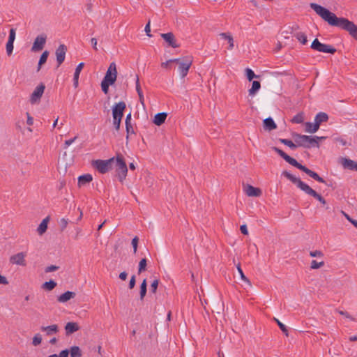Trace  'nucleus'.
<instances>
[{"label": "nucleus", "instance_id": "1", "mask_svg": "<svg viewBox=\"0 0 357 357\" xmlns=\"http://www.w3.org/2000/svg\"><path fill=\"white\" fill-rule=\"evenodd\" d=\"M310 6L329 25L347 31L357 40V26L353 22L344 17H337L335 13L315 3H310Z\"/></svg>", "mask_w": 357, "mask_h": 357}, {"label": "nucleus", "instance_id": "2", "mask_svg": "<svg viewBox=\"0 0 357 357\" xmlns=\"http://www.w3.org/2000/svg\"><path fill=\"white\" fill-rule=\"evenodd\" d=\"M273 149L279 155H280L286 162H287L288 163H289L292 166L298 168V169L303 171V172H305L306 174H307L309 176H310L311 178L314 179L315 181H318L319 183H326L325 180L323 178H321V176H319L317 174V173H316L315 172L312 171L311 169H308L305 166L301 165L296 159H294V158L290 157L289 155H288L287 154H286L282 150H281V149H278L277 147H273Z\"/></svg>", "mask_w": 357, "mask_h": 357}, {"label": "nucleus", "instance_id": "3", "mask_svg": "<svg viewBox=\"0 0 357 357\" xmlns=\"http://www.w3.org/2000/svg\"><path fill=\"white\" fill-rule=\"evenodd\" d=\"M282 175L291 181L294 184L296 185V186L306 193L308 195H310L317 199L319 202L322 199V196L317 193L314 190H313L311 187H310L307 184L302 181L300 178L296 177L293 174H290L287 171H283Z\"/></svg>", "mask_w": 357, "mask_h": 357}, {"label": "nucleus", "instance_id": "4", "mask_svg": "<svg viewBox=\"0 0 357 357\" xmlns=\"http://www.w3.org/2000/svg\"><path fill=\"white\" fill-rule=\"evenodd\" d=\"M282 175L291 181L294 184L296 185V186L306 193L308 195H310L317 199L319 202L322 199V196L317 193L314 190H313L311 187H310L307 184L302 181L300 178L296 177L293 174H290L287 171H283Z\"/></svg>", "mask_w": 357, "mask_h": 357}, {"label": "nucleus", "instance_id": "5", "mask_svg": "<svg viewBox=\"0 0 357 357\" xmlns=\"http://www.w3.org/2000/svg\"><path fill=\"white\" fill-rule=\"evenodd\" d=\"M295 142L298 146L310 149L311 147H319V141L324 139L325 137L308 136L300 134L295 135Z\"/></svg>", "mask_w": 357, "mask_h": 357}, {"label": "nucleus", "instance_id": "6", "mask_svg": "<svg viewBox=\"0 0 357 357\" xmlns=\"http://www.w3.org/2000/svg\"><path fill=\"white\" fill-rule=\"evenodd\" d=\"M126 108V104L123 101L116 103L112 107L113 125L116 130L120 128L121 122L123 116V112Z\"/></svg>", "mask_w": 357, "mask_h": 357}, {"label": "nucleus", "instance_id": "7", "mask_svg": "<svg viewBox=\"0 0 357 357\" xmlns=\"http://www.w3.org/2000/svg\"><path fill=\"white\" fill-rule=\"evenodd\" d=\"M116 172L121 182H123L127 176L128 167L121 154H117L115 158Z\"/></svg>", "mask_w": 357, "mask_h": 357}, {"label": "nucleus", "instance_id": "8", "mask_svg": "<svg viewBox=\"0 0 357 357\" xmlns=\"http://www.w3.org/2000/svg\"><path fill=\"white\" fill-rule=\"evenodd\" d=\"M114 162L115 158L113 157L108 160H93L92 162V165L100 173L105 174L112 169Z\"/></svg>", "mask_w": 357, "mask_h": 357}, {"label": "nucleus", "instance_id": "9", "mask_svg": "<svg viewBox=\"0 0 357 357\" xmlns=\"http://www.w3.org/2000/svg\"><path fill=\"white\" fill-rule=\"evenodd\" d=\"M311 48L319 52L334 54L336 49L331 45L321 43L317 38H315L312 44Z\"/></svg>", "mask_w": 357, "mask_h": 357}, {"label": "nucleus", "instance_id": "10", "mask_svg": "<svg viewBox=\"0 0 357 357\" xmlns=\"http://www.w3.org/2000/svg\"><path fill=\"white\" fill-rule=\"evenodd\" d=\"M117 77L116 65L114 62L109 64V68L102 80L109 82V84H114Z\"/></svg>", "mask_w": 357, "mask_h": 357}, {"label": "nucleus", "instance_id": "11", "mask_svg": "<svg viewBox=\"0 0 357 357\" xmlns=\"http://www.w3.org/2000/svg\"><path fill=\"white\" fill-rule=\"evenodd\" d=\"M192 63V59L189 56L182 59L181 61L179 62L178 72L182 78L187 75Z\"/></svg>", "mask_w": 357, "mask_h": 357}, {"label": "nucleus", "instance_id": "12", "mask_svg": "<svg viewBox=\"0 0 357 357\" xmlns=\"http://www.w3.org/2000/svg\"><path fill=\"white\" fill-rule=\"evenodd\" d=\"M45 89V86L43 83H40L38 85L33 93L31 94L30 97V102L33 105L40 102L43 94L44 93V91Z\"/></svg>", "mask_w": 357, "mask_h": 357}, {"label": "nucleus", "instance_id": "13", "mask_svg": "<svg viewBox=\"0 0 357 357\" xmlns=\"http://www.w3.org/2000/svg\"><path fill=\"white\" fill-rule=\"evenodd\" d=\"M47 36L45 34H41L38 36L33 44L31 47V51L33 52H38L43 49L44 45L46 43Z\"/></svg>", "mask_w": 357, "mask_h": 357}, {"label": "nucleus", "instance_id": "14", "mask_svg": "<svg viewBox=\"0 0 357 357\" xmlns=\"http://www.w3.org/2000/svg\"><path fill=\"white\" fill-rule=\"evenodd\" d=\"M26 255L25 252H18L10 257V263L12 264H16L19 266H26L25 257Z\"/></svg>", "mask_w": 357, "mask_h": 357}, {"label": "nucleus", "instance_id": "15", "mask_svg": "<svg viewBox=\"0 0 357 357\" xmlns=\"http://www.w3.org/2000/svg\"><path fill=\"white\" fill-rule=\"evenodd\" d=\"M67 51V47L65 45H60L58 48L56 50V61L58 63V66H59L65 60L66 53Z\"/></svg>", "mask_w": 357, "mask_h": 357}, {"label": "nucleus", "instance_id": "16", "mask_svg": "<svg viewBox=\"0 0 357 357\" xmlns=\"http://www.w3.org/2000/svg\"><path fill=\"white\" fill-rule=\"evenodd\" d=\"M328 119V116L326 113L319 112L314 119V123L313 125L312 131H317L319 128L320 124L323 122H326Z\"/></svg>", "mask_w": 357, "mask_h": 357}, {"label": "nucleus", "instance_id": "17", "mask_svg": "<svg viewBox=\"0 0 357 357\" xmlns=\"http://www.w3.org/2000/svg\"><path fill=\"white\" fill-rule=\"evenodd\" d=\"M244 191L249 197H260L261 195V190L258 188H255L251 185H244Z\"/></svg>", "mask_w": 357, "mask_h": 357}, {"label": "nucleus", "instance_id": "18", "mask_svg": "<svg viewBox=\"0 0 357 357\" xmlns=\"http://www.w3.org/2000/svg\"><path fill=\"white\" fill-rule=\"evenodd\" d=\"M160 36L168 43L169 46L173 48L179 47V45L176 43L174 35L172 32L161 33Z\"/></svg>", "mask_w": 357, "mask_h": 357}, {"label": "nucleus", "instance_id": "19", "mask_svg": "<svg viewBox=\"0 0 357 357\" xmlns=\"http://www.w3.org/2000/svg\"><path fill=\"white\" fill-rule=\"evenodd\" d=\"M40 331L45 333L46 336H52L59 333V328L57 324H52L47 326H41Z\"/></svg>", "mask_w": 357, "mask_h": 357}, {"label": "nucleus", "instance_id": "20", "mask_svg": "<svg viewBox=\"0 0 357 357\" xmlns=\"http://www.w3.org/2000/svg\"><path fill=\"white\" fill-rule=\"evenodd\" d=\"M340 163L344 169L357 171V162L356 161L349 158H342L340 159Z\"/></svg>", "mask_w": 357, "mask_h": 357}, {"label": "nucleus", "instance_id": "21", "mask_svg": "<svg viewBox=\"0 0 357 357\" xmlns=\"http://www.w3.org/2000/svg\"><path fill=\"white\" fill-rule=\"evenodd\" d=\"M79 330V326L76 322H68L65 326L66 335H70Z\"/></svg>", "mask_w": 357, "mask_h": 357}, {"label": "nucleus", "instance_id": "22", "mask_svg": "<svg viewBox=\"0 0 357 357\" xmlns=\"http://www.w3.org/2000/svg\"><path fill=\"white\" fill-rule=\"evenodd\" d=\"M75 296H76V294L75 292L67 291L65 293L60 295L58 297L57 301L59 303H66V302L68 301L69 300H70L71 298H74L75 297Z\"/></svg>", "mask_w": 357, "mask_h": 357}, {"label": "nucleus", "instance_id": "23", "mask_svg": "<svg viewBox=\"0 0 357 357\" xmlns=\"http://www.w3.org/2000/svg\"><path fill=\"white\" fill-rule=\"evenodd\" d=\"M84 66V63H80L77 65V66L75 68V71L74 73V76H73V86H75V88H77L78 86L79 74H80Z\"/></svg>", "mask_w": 357, "mask_h": 357}, {"label": "nucleus", "instance_id": "24", "mask_svg": "<svg viewBox=\"0 0 357 357\" xmlns=\"http://www.w3.org/2000/svg\"><path fill=\"white\" fill-rule=\"evenodd\" d=\"M263 126L266 130H273L277 128L275 123L271 117L266 118L264 120Z\"/></svg>", "mask_w": 357, "mask_h": 357}, {"label": "nucleus", "instance_id": "25", "mask_svg": "<svg viewBox=\"0 0 357 357\" xmlns=\"http://www.w3.org/2000/svg\"><path fill=\"white\" fill-rule=\"evenodd\" d=\"M167 116V114L165 112L158 113L154 116L153 123L157 126H160L165 121Z\"/></svg>", "mask_w": 357, "mask_h": 357}, {"label": "nucleus", "instance_id": "26", "mask_svg": "<svg viewBox=\"0 0 357 357\" xmlns=\"http://www.w3.org/2000/svg\"><path fill=\"white\" fill-rule=\"evenodd\" d=\"M49 221V217H46L45 219L42 220L38 227L37 228V232L38 233L39 235H43L47 231V224Z\"/></svg>", "mask_w": 357, "mask_h": 357}, {"label": "nucleus", "instance_id": "27", "mask_svg": "<svg viewBox=\"0 0 357 357\" xmlns=\"http://www.w3.org/2000/svg\"><path fill=\"white\" fill-rule=\"evenodd\" d=\"M93 180V177L91 174H84L82 176H79L78 178V185L82 186L89 183H90Z\"/></svg>", "mask_w": 357, "mask_h": 357}, {"label": "nucleus", "instance_id": "28", "mask_svg": "<svg viewBox=\"0 0 357 357\" xmlns=\"http://www.w3.org/2000/svg\"><path fill=\"white\" fill-rule=\"evenodd\" d=\"M220 36L223 39L227 40V42L229 44V49L231 50L234 47V39L231 34L228 33H220Z\"/></svg>", "mask_w": 357, "mask_h": 357}, {"label": "nucleus", "instance_id": "29", "mask_svg": "<svg viewBox=\"0 0 357 357\" xmlns=\"http://www.w3.org/2000/svg\"><path fill=\"white\" fill-rule=\"evenodd\" d=\"M294 36L303 45H305L307 43V36L303 32L295 33Z\"/></svg>", "mask_w": 357, "mask_h": 357}, {"label": "nucleus", "instance_id": "30", "mask_svg": "<svg viewBox=\"0 0 357 357\" xmlns=\"http://www.w3.org/2000/svg\"><path fill=\"white\" fill-rule=\"evenodd\" d=\"M261 88V84L258 81H253L252 87L249 89V94L254 96Z\"/></svg>", "mask_w": 357, "mask_h": 357}, {"label": "nucleus", "instance_id": "31", "mask_svg": "<svg viewBox=\"0 0 357 357\" xmlns=\"http://www.w3.org/2000/svg\"><path fill=\"white\" fill-rule=\"evenodd\" d=\"M48 55H49L48 51H45L41 54L40 59H39V62H38V71H39L40 70L42 65H43L45 63H46Z\"/></svg>", "mask_w": 357, "mask_h": 357}, {"label": "nucleus", "instance_id": "32", "mask_svg": "<svg viewBox=\"0 0 357 357\" xmlns=\"http://www.w3.org/2000/svg\"><path fill=\"white\" fill-rule=\"evenodd\" d=\"M236 268L238 270V272L240 274V276H241V278L242 279V280H243L244 282H245L246 283H248V284L249 286H251V282L249 280V279L244 275L243 272V270L241 267V264L239 262H238L236 264Z\"/></svg>", "mask_w": 357, "mask_h": 357}, {"label": "nucleus", "instance_id": "33", "mask_svg": "<svg viewBox=\"0 0 357 357\" xmlns=\"http://www.w3.org/2000/svg\"><path fill=\"white\" fill-rule=\"evenodd\" d=\"M69 353H70L71 357H81L82 356V352L79 347L77 346H73L70 348V350L69 351Z\"/></svg>", "mask_w": 357, "mask_h": 357}, {"label": "nucleus", "instance_id": "34", "mask_svg": "<svg viewBox=\"0 0 357 357\" xmlns=\"http://www.w3.org/2000/svg\"><path fill=\"white\" fill-rule=\"evenodd\" d=\"M304 113L303 112H299L296 116L293 117V119L291 120V121L293 123H302L304 121Z\"/></svg>", "mask_w": 357, "mask_h": 357}, {"label": "nucleus", "instance_id": "35", "mask_svg": "<svg viewBox=\"0 0 357 357\" xmlns=\"http://www.w3.org/2000/svg\"><path fill=\"white\" fill-rule=\"evenodd\" d=\"M56 286V282L54 280H50L43 284V288L44 289L51 291Z\"/></svg>", "mask_w": 357, "mask_h": 357}, {"label": "nucleus", "instance_id": "36", "mask_svg": "<svg viewBox=\"0 0 357 357\" xmlns=\"http://www.w3.org/2000/svg\"><path fill=\"white\" fill-rule=\"evenodd\" d=\"M280 142L284 145L288 146L291 149H295L298 147V144L296 142L294 144L292 141L287 139H280Z\"/></svg>", "mask_w": 357, "mask_h": 357}, {"label": "nucleus", "instance_id": "37", "mask_svg": "<svg viewBox=\"0 0 357 357\" xmlns=\"http://www.w3.org/2000/svg\"><path fill=\"white\" fill-rule=\"evenodd\" d=\"M146 280L144 279L140 286V299L143 300L146 294Z\"/></svg>", "mask_w": 357, "mask_h": 357}, {"label": "nucleus", "instance_id": "38", "mask_svg": "<svg viewBox=\"0 0 357 357\" xmlns=\"http://www.w3.org/2000/svg\"><path fill=\"white\" fill-rule=\"evenodd\" d=\"M146 264H147V261L145 258L140 260V261L139 263V267H138V273H141L146 271Z\"/></svg>", "mask_w": 357, "mask_h": 357}, {"label": "nucleus", "instance_id": "39", "mask_svg": "<svg viewBox=\"0 0 357 357\" xmlns=\"http://www.w3.org/2000/svg\"><path fill=\"white\" fill-rule=\"evenodd\" d=\"M42 342V337L40 333L36 334L32 340V344L35 347L38 346Z\"/></svg>", "mask_w": 357, "mask_h": 357}, {"label": "nucleus", "instance_id": "40", "mask_svg": "<svg viewBox=\"0 0 357 357\" xmlns=\"http://www.w3.org/2000/svg\"><path fill=\"white\" fill-rule=\"evenodd\" d=\"M274 321L277 323L280 330L285 334L286 336L289 335L288 330L284 324L280 322L278 319L274 318Z\"/></svg>", "mask_w": 357, "mask_h": 357}, {"label": "nucleus", "instance_id": "41", "mask_svg": "<svg viewBox=\"0 0 357 357\" xmlns=\"http://www.w3.org/2000/svg\"><path fill=\"white\" fill-rule=\"evenodd\" d=\"M245 73L247 78L249 81L252 80L255 77H259L258 75H256L255 73L250 68L245 69Z\"/></svg>", "mask_w": 357, "mask_h": 357}, {"label": "nucleus", "instance_id": "42", "mask_svg": "<svg viewBox=\"0 0 357 357\" xmlns=\"http://www.w3.org/2000/svg\"><path fill=\"white\" fill-rule=\"evenodd\" d=\"M113 84H109V82H107L106 81L102 80L101 82V89L102 91L104 92L105 94H107L109 92V87L110 85H112Z\"/></svg>", "mask_w": 357, "mask_h": 357}, {"label": "nucleus", "instance_id": "43", "mask_svg": "<svg viewBox=\"0 0 357 357\" xmlns=\"http://www.w3.org/2000/svg\"><path fill=\"white\" fill-rule=\"evenodd\" d=\"M324 265V261L317 262L316 260H312L311 262L310 268L312 269H317L322 267Z\"/></svg>", "mask_w": 357, "mask_h": 357}, {"label": "nucleus", "instance_id": "44", "mask_svg": "<svg viewBox=\"0 0 357 357\" xmlns=\"http://www.w3.org/2000/svg\"><path fill=\"white\" fill-rule=\"evenodd\" d=\"M126 132H127L126 139H128L129 135L134 133V129H133V127H132L131 123H128V124H126Z\"/></svg>", "mask_w": 357, "mask_h": 357}, {"label": "nucleus", "instance_id": "45", "mask_svg": "<svg viewBox=\"0 0 357 357\" xmlns=\"http://www.w3.org/2000/svg\"><path fill=\"white\" fill-rule=\"evenodd\" d=\"M159 284V280L158 279H155L153 281V282L151 284V291L153 294H155L156 292L158 286Z\"/></svg>", "mask_w": 357, "mask_h": 357}, {"label": "nucleus", "instance_id": "46", "mask_svg": "<svg viewBox=\"0 0 357 357\" xmlns=\"http://www.w3.org/2000/svg\"><path fill=\"white\" fill-rule=\"evenodd\" d=\"M138 242H139V238L137 236H135L132 240V245L133 247V252L134 254H135L137 252V246H138Z\"/></svg>", "mask_w": 357, "mask_h": 357}, {"label": "nucleus", "instance_id": "47", "mask_svg": "<svg viewBox=\"0 0 357 357\" xmlns=\"http://www.w3.org/2000/svg\"><path fill=\"white\" fill-rule=\"evenodd\" d=\"M15 39V29H11L9 32V37H8V42L13 43Z\"/></svg>", "mask_w": 357, "mask_h": 357}, {"label": "nucleus", "instance_id": "48", "mask_svg": "<svg viewBox=\"0 0 357 357\" xmlns=\"http://www.w3.org/2000/svg\"><path fill=\"white\" fill-rule=\"evenodd\" d=\"M310 255L312 257H321L324 256V254L320 250H314V251H310Z\"/></svg>", "mask_w": 357, "mask_h": 357}, {"label": "nucleus", "instance_id": "49", "mask_svg": "<svg viewBox=\"0 0 357 357\" xmlns=\"http://www.w3.org/2000/svg\"><path fill=\"white\" fill-rule=\"evenodd\" d=\"M305 131L310 133H314L316 131H312L313 129V125L314 123H312L310 122L305 123Z\"/></svg>", "mask_w": 357, "mask_h": 357}, {"label": "nucleus", "instance_id": "50", "mask_svg": "<svg viewBox=\"0 0 357 357\" xmlns=\"http://www.w3.org/2000/svg\"><path fill=\"white\" fill-rule=\"evenodd\" d=\"M6 48L8 55H10L13 51V43L7 42Z\"/></svg>", "mask_w": 357, "mask_h": 357}, {"label": "nucleus", "instance_id": "51", "mask_svg": "<svg viewBox=\"0 0 357 357\" xmlns=\"http://www.w3.org/2000/svg\"><path fill=\"white\" fill-rule=\"evenodd\" d=\"M135 283H136L135 275H132L130 278V282H129V288L130 289H133L135 285Z\"/></svg>", "mask_w": 357, "mask_h": 357}, {"label": "nucleus", "instance_id": "52", "mask_svg": "<svg viewBox=\"0 0 357 357\" xmlns=\"http://www.w3.org/2000/svg\"><path fill=\"white\" fill-rule=\"evenodd\" d=\"M59 267L54 265H51L45 268L46 273L53 272L58 270Z\"/></svg>", "mask_w": 357, "mask_h": 357}, {"label": "nucleus", "instance_id": "53", "mask_svg": "<svg viewBox=\"0 0 357 357\" xmlns=\"http://www.w3.org/2000/svg\"><path fill=\"white\" fill-rule=\"evenodd\" d=\"M136 91L137 92V94L142 93V89L140 86L139 79L138 76H137V79H136Z\"/></svg>", "mask_w": 357, "mask_h": 357}, {"label": "nucleus", "instance_id": "54", "mask_svg": "<svg viewBox=\"0 0 357 357\" xmlns=\"http://www.w3.org/2000/svg\"><path fill=\"white\" fill-rule=\"evenodd\" d=\"M68 225V220L65 218H62L60 221L61 229L63 231Z\"/></svg>", "mask_w": 357, "mask_h": 357}, {"label": "nucleus", "instance_id": "55", "mask_svg": "<svg viewBox=\"0 0 357 357\" xmlns=\"http://www.w3.org/2000/svg\"><path fill=\"white\" fill-rule=\"evenodd\" d=\"M338 313L345 317L346 318L350 319L351 320H354V319L347 312L340 310L338 311Z\"/></svg>", "mask_w": 357, "mask_h": 357}, {"label": "nucleus", "instance_id": "56", "mask_svg": "<svg viewBox=\"0 0 357 357\" xmlns=\"http://www.w3.org/2000/svg\"><path fill=\"white\" fill-rule=\"evenodd\" d=\"M144 31L149 37H151V34L150 33H151L150 21H149L148 23L146 24V25L145 26Z\"/></svg>", "mask_w": 357, "mask_h": 357}, {"label": "nucleus", "instance_id": "57", "mask_svg": "<svg viewBox=\"0 0 357 357\" xmlns=\"http://www.w3.org/2000/svg\"><path fill=\"white\" fill-rule=\"evenodd\" d=\"M76 139H77V137H75L73 139L66 140L65 143H64V145H65L64 148L66 149L68 146H69L70 144H72Z\"/></svg>", "mask_w": 357, "mask_h": 357}, {"label": "nucleus", "instance_id": "58", "mask_svg": "<svg viewBox=\"0 0 357 357\" xmlns=\"http://www.w3.org/2000/svg\"><path fill=\"white\" fill-rule=\"evenodd\" d=\"M69 355V350L65 349L61 351L59 354L58 355V357H68Z\"/></svg>", "mask_w": 357, "mask_h": 357}, {"label": "nucleus", "instance_id": "59", "mask_svg": "<svg viewBox=\"0 0 357 357\" xmlns=\"http://www.w3.org/2000/svg\"><path fill=\"white\" fill-rule=\"evenodd\" d=\"M240 230H241L242 234H243L245 235H248V229H247V226L245 225H241V227H240Z\"/></svg>", "mask_w": 357, "mask_h": 357}, {"label": "nucleus", "instance_id": "60", "mask_svg": "<svg viewBox=\"0 0 357 357\" xmlns=\"http://www.w3.org/2000/svg\"><path fill=\"white\" fill-rule=\"evenodd\" d=\"M26 116H27L26 123L29 126H32L33 123V119L30 116V114L29 113H26Z\"/></svg>", "mask_w": 357, "mask_h": 357}, {"label": "nucleus", "instance_id": "61", "mask_svg": "<svg viewBox=\"0 0 357 357\" xmlns=\"http://www.w3.org/2000/svg\"><path fill=\"white\" fill-rule=\"evenodd\" d=\"M91 43L92 45H93V48L95 50H98V49H97V40H96V38H92L91 39Z\"/></svg>", "mask_w": 357, "mask_h": 357}, {"label": "nucleus", "instance_id": "62", "mask_svg": "<svg viewBox=\"0 0 357 357\" xmlns=\"http://www.w3.org/2000/svg\"><path fill=\"white\" fill-rule=\"evenodd\" d=\"M127 276H128V274L126 272L123 271V272H121L120 274H119V278L121 280H126L127 279Z\"/></svg>", "mask_w": 357, "mask_h": 357}, {"label": "nucleus", "instance_id": "63", "mask_svg": "<svg viewBox=\"0 0 357 357\" xmlns=\"http://www.w3.org/2000/svg\"><path fill=\"white\" fill-rule=\"evenodd\" d=\"M8 283L6 277L0 275V284H7Z\"/></svg>", "mask_w": 357, "mask_h": 357}, {"label": "nucleus", "instance_id": "64", "mask_svg": "<svg viewBox=\"0 0 357 357\" xmlns=\"http://www.w3.org/2000/svg\"><path fill=\"white\" fill-rule=\"evenodd\" d=\"M139 96V102L140 103L144 106V95H143V93H140V94H138Z\"/></svg>", "mask_w": 357, "mask_h": 357}]
</instances>
